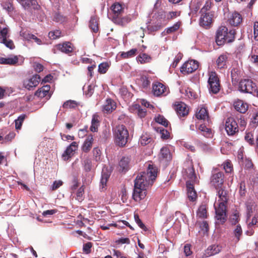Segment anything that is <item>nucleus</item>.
Segmentation results:
<instances>
[{"label": "nucleus", "mask_w": 258, "mask_h": 258, "mask_svg": "<svg viewBox=\"0 0 258 258\" xmlns=\"http://www.w3.org/2000/svg\"><path fill=\"white\" fill-rule=\"evenodd\" d=\"M157 169L152 165L149 164L146 171L140 172L135 180L133 197L136 201H140L145 198L147 188L152 185L155 180Z\"/></svg>", "instance_id": "1"}, {"label": "nucleus", "mask_w": 258, "mask_h": 258, "mask_svg": "<svg viewBox=\"0 0 258 258\" xmlns=\"http://www.w3.org/2000/svg\"><path fill=\"white\" fill-rule=\"evenodd\" d=\"M219 197L218 207L215 206L216 218L221 224L224 223L227 220V203L228 200V191L223 186L216 188Z\"/></svg>", "instance_id": "2"}, {"label": "nucleus", "mask_w": 258, "mask_h": 258, "mask_svg": "<svg viewBox=\"0 0 258 258\" xmlns=\"http://www.w3.org/2000/svg\"><path fill=\"white\" fill-rule=\"evenodd\" d=\"M236 32L234 29L228 31L225 26H221L216 31V42L218 45H222L225 43H231L235 38Z\"/></svg>", "instance_id": "3"}, {"label": "nucleus", "mask_w": 258, "mask_h": 258, "mask_svg": "<svg viewBox=\"0 0 258 258\" xmlns=\"http://www.w3.org/2000/svg\"><path fill=\"white\" fill-rule=\"evenodd\" d=\"M115 143L120 147H124L129 138L128 130L123 124L118 125L114 131Z\"/></svg>", "instance_id": "4"}, {"label": "nucleus", "mask_w": 258, "mask_h": 258, "mask_svg": "<svg viewBox=\"0 0 258 258\" xmlns=\"http://www.w3.org/2000/svg\"><path fill=\"white\" fill-rule=\"evenodd\" d=\"M208 88L210 93L214 94H217L220 90V81L215 72H211L209 74Z\"/></svg>", "instance_id": "5"}, {"label": "nucleus", "mask_w": 258, "mask_h": 258, "mask_svg": "<svg viewBox=\"0 0 258 258\" xmlns=\"http://www.w3.org/2000/svg\"><path fill=\"white\" fill-rule=\"evenodd\" d=\"M239 90L244 93L252 94L257 89L256 85L251 80L244 79L239 84Z\"/></svg>", "instance_id": "6"}, {"label": "nucleus", "mask_w": 258, "mask_h": 258, "mask_svg": "<svg viewBox=\"0 0 258 258\" xmlns=\"http://www.w3.org/2000/svg\"><path fill=\"white\" fill-rule=\"evenodd\" d=\"M199 68V63L195 60H189L184 62L180 68L183 74H188L196 71Z\"/></svg>", "instance_id": "7"}, {"label": "nucleus", "mask_w": 258, "mask_h": 258, "mask_svg": "<svg viewBox=\"0 0 258 258\" xmlns=\"http://www.w3.org/2000/svg\"><path fill=\"white\" fill-rule=\"evenodd\" d=\"M225 130L229 136L234 135L238 132L237 122L233 118H228L225 122Z\"/></svg>", "instance_id": "8"}, {"label": "nucleus", "mask_w": 258, "mask_h": 258, "mask_svg": "<svg viewBox=\"0 0 258 258\" xmlns=\"http://www.w3.org/2000/svg\"><path fill=\"white\" fill-rule=\"evenodd\" d=\"M224 175L223 172H218L213 174L210 178L211 184L216 188L223 186Z\"/></svg>", "instance_id": "9"}, {"label": "nucleus", "mask_w": 258, "mask_h": 258, "mask_svg": "<svg viewBox=\"0 0 258 258\" xmlns=\"http://www.w3.org/2000/svg\"><path fill=\"white\" fill-rule=\"evenodd\" d=\"M186 165L188 167L185 169L186 178L188 179L187 181H189L194 184L197 179V176L194 167L193 162L191 160L186 161Z\"/></svg>", "instance_id": "10"}, {"label": "nucleus", "mask_w": 258, "mask_h": 258, "mask_svg": "<svg viewBox=\"0 0 258 258\" xmlns=\"http://www.w3.org/2000/svg\"><path fill=\"white\" fill-rule=\"evenodd\" d=\"M41 78L39 75H33L31 78L27 79L23 82L24 87L29 90L35 88L39 83Z\"/></svg>", "instance_id": "11"}, {"label": "nucleus", "mask_w": 258, "mask_h": 258, "mask_svg": "<svg viewBox=\"0 0 258 258\" xmlns=\"http://www.w3.org/2000/svg\"><path fill=\"white\" fill-rule=\"evenodd\" d=\"M167 90L166 87L161 83L157 82L152 85V91L155 96H165L167 94Z\"/></svg>", "instance_id": "12"}, {"label": "nucleus", "mask_w": 258, "mask_h": 258, "mask_svg": "<svg viewBox=\"0 0 258 258\" xmlns=\"http://www.w3.org/2000/svg\"><path fill=\"white\" fill-rule=\"evenodd\" d=\"M213 16L209 13L202 14L200 19V25L206 29L209 28L212 23Z\"/></svg>", "instance_id": "13"}, {"label": "nucleus", "mask_w": 258, "mask_h": 258, "mask_svg": "<svg viewBox=\"0 0 258 258\" xmlns=\"http://www.w3.org/2000/svg\"><path fill=\"white\" fill-rule=\"evenodd\" d=\"M174 106V109L179 117H184L188 115L189 110L184 103L182 102H176Z\"/></svg>", "instance_id": "14"}, {"label": "nucleus", "mask_w": 258, "mask_h": 258, "mask_svg": "<svg viewBox=\"0 0 258 258\" xmlns=\"http://www.w3.org/2000/svg\"><path fill=\"white\" fill-rule=\"evenodd\" d=\"M50 89V86L49 85H44L37 90L35 93V95L41 98L46 97V99L48 100L50 98L51 95Z\"/></svg>", "instance_id": "15"}, {"label": "nucleus", "mask_w": 258, "mask_h": 258, "mask_svg": "<svg viewBox=\"0 0 258 258\" xmlns=\"http://www.w3.org/2000/svg\"><path fill=\"white\" fill-rule=\"evenodd\" d=\"M242 21V16L237 12H234L228 17V22L232 26H237Z\"/></svg>", "instance_id": "16"}, {"label": "nucleus", "mask_w": 258, "mask_h": 258, "mask_svg": "<svg viewBox=\"0 0 258 258\" xmlns=\"http://www.w3.org/2000/svg\"><path fill=\"white\" fill-rule=\"evenodd\" d=\"M116 108L115 102L111 98H107L102 107V111L104 113H110L114 110Z\"/></svg>", "instance_id": "17"}, {"label": "nucleus", "mask_w": 258, "mask_h": 258, "mask_svg": "<svg viewBox=\"0 0 258 258\" xmlns=\"http://www.w3.org/2000/svg\"><path fill=\"white\" fill-rule=\"evenodd\" d=\"M187 195L188 200L195 202L197 199V194L194 187V184L189 181H186Z\"/></svg>", "instance_id": "18"}, {"label": "nucleus", "mask_w": 258, "mask_h": 258, "mask_svg": "<svg viewBox=\"0 0 258 258\" xmlns=\"http://www.w3.org/2000/svg\"><path fill=\"white\" fill-rule=\"evenodd\" d=\"M78 148V144L77 142H73L71 145L67 147L66 151L62 154V157L64 160H68L73 155V152H75Z\"/></svg>", "instance_id": "19"}, {"label": "nucleus", "mask_w": 258, "mask_h": 258, "mask_svg": "<svg viewBox=\"0 0 258 258\" xmlns=\"http://www.w3.org/2000/svg\"><path fill=\"white\" fill-rule=\"evenodd\" d=\"M25 10L37 9L39 6L36 0H18Z\"/></svg>", "instance_id": "20"}, {"label": "nucleus", "mask_w": 258, "mask_h": 258, "mask_svg": "<svg viewBox=\"0 0 258 258\" xmlns=\"http://www.w3.org/2000/svg\"><path fill=\"white\" fill-rule=\"evenodd\" d=\"M234 108L241 113H244L248 108V105L241 100H237L234 102Z\"/></svg>", "instance_id": "21"}, {"label": "nucleus", "mask_w": 258, "mask_h": 258, "mask_svg": "<svg viewBox=\"0 0 258 258\" xmlns=\"http://www.w3.org/2000/svg\"><path fill=\"white\" fill-rule=\"evenodd\" d=\"M228 53H224L221 54L217 59L216 64L217 68L219 69H224L227 67V62L228 60Z\"/></svg>", "instance_id": "22"}, {"label": "nucleus", "mask_w": 258, "mask_h": 258, "mask_svg": "<svg viewBox=\"0 0 258 258\" xmlns=\"http://www.w3.org/2000/svg\"><path fill=\"white\" fill-rule=\"evenodd\" d=\"M131 158L128 157H123L119 162V171L125 172L130 168Z\"/></svg>", "instance_id": "23"}, {"label": "nucleus", "mask_w": 258, "mask_h": 258, "mask_svg": "<svg viewBox=\"0 0 258 258\" xmlns=\"http://www.w3.org/2000/svg\"><path fill=\"white\" fill-rule=\"evenodd\" d=\"M94 139L92 135H89L85 139L83 146L82 150L85 153L89 152L92 147Z\"/></svg>", "instance_id": "24"}, {"label": "nucleus", "mask_w": 258, "mask_h": 258, "mask_svg": "<svg viewBox=\"0 0 258 258\" xmlns=\"http://www.w3.org/2000/svg\"><path fill=\"white\" fill-rule=\"evenodd\" d=\"M56 48L62 52L69 54L73 51L72 44L69 42H65L56 45Z\"/></svg>", "instance_id": "25"}, {"label": "nucleus", "mask_w": 258, "mask_h": 258, "mask_svg": "<svg viewBox=\"0 0 258 258\" xmlns=\"http://www.w3.org/2000/svg\"><path fill=\"white\" fill-rule=\"evenodd\" d=\"M207 210V205L202 204L197 211V217L202 219H207L208 217Z\"/></svg>", "instance_id": "26"}, {"label": "nucleus", "mask_w": 258, "mask_h": 258, "mask_svg": "<svg viewBox=\"0 0 258 258\" xmlns=\"http://www.w3.org/2000/svg\"><path fill=\"white\" fill-rule=\"evenodd\" d=\"M18 62V57L16 55L7 58L0 57V64L14 66L17 64Z\"/></svg>", "instance_id": "27"}, {"label": "nucleus", "mask_w": 258, "mask_h": 258, "mask_svg": "<svg viewBox=\"0 0 258 258\" xmlns=\"http://www.w3.org/2000/svg\"><path fill=\"white\" fill-rule=\"evenodd\" d=\"M156 23L161 24L163 26L167 23L166 12L164 11H159L156 17Z\"/></svg>", "instance_id": "28"}, {"label": "nucleus", "mask_w": 258, "mask_h": 258, "mask_svg": "<svg viewBox=\"0 0 258 258\" xmlns=\"http://www.w3.org/2000/svg\"><path fill=\"white\" fill-rule=\"evenodd\" d=\"M221 250V246L219 245H212L208 247L206 253L208 256H212L219 253Z\"/></svg>", "instance_id": "29"}, {"label": "nucleus", "mask_w": 258, "mask_h": 258, "mask_svg": "<svg viewBox=\"0 0 258 258\" xmlns=\"http://www.w3.org/2000/svg\"><path fill=\"white\" fill-rule=\"evenodd\" d=\"M99 116L97 114H94L92 116L91 120V125L90 130L92 132H97L98 131V126L100 125V121L99 120Z\"/></svg>", "instance_id": "30"}, {"label": "nucleus", "mask_w": 258, "mask_h": 258, "mask_svg": "<svg viewBox=\"0 0 258 258\" xmlns=\"http://www.w3.org/2000/svg\"><path fill=\"white\" fill-rule=\"evenodd\" d=\"M202 135L206 138H212L213 133L211 128L207 127L205 124H201L198 127Z\"/></svg>", "instance_id": "31"}, {"label": "nucleus", "mask_w": 258, "mask_h": 258, "mask_svg": "<svg viewBox=\"0 0 258 258\" xmlns=\"http://www.w3.org/2000/svg\"><path fill=\"white\" fill-rule=\"evenodd\" d=\"M196 117L199 119L209 120V114L208 110L205 107H202L196 113Z\"/></svg>", "instance_id": "32"}, {"label": "nucleus", "mask_w": 258, "mask_h": 258, "mask_svg": "<svg viewBox=\"0 0 258 258\" xmlns=\"http://www.w3.org/2000/svg\"><path fill=\"white\" fill-rule=\"evenodd\" d=\"M53 20L56 22L63 23L67 21V18L66 16L61 15L58 12H55L53 14Z\"/></svg>", "instance_id": "33"}, {"label": "nucleus", "mask_w": 258, "mask_h": 258, "mask_svg": "<svg viewBox=\"0 0 258 258\" xmlns=\"http://www.w3.org/2000/svg\"><path fill=\"white\" fill-rule=\"evenodd\" d=\"M134 108L136 110V113L138 116L140 118H144L147 114V110L146 108H142L141 106L138 104L134 105Z\"/></svg>", "instance_id": "34"}, {"label": "nucleus", "mask_w": 258, "mask_h": 258, "mask_svg": "<svg viewBox=\"0 0 258 258\" xmlns=\"http://www.w3.org/2000/svg\"><path fill=\"white\" fill-rule=\"evenodd\" d=\"M160 158L166 160L171 159V154L169 150L167 147H163L161 149L160 152Z\"/></svg>", "instance_id": "35"}, {"label": "nucleus", "mask_w": 258, "mask_h": 258, "mask_svg": "<svg viewBox=\"0 0 258 258\" xmlns=\"http://www.w3.org/2000/svg\"><path fill=\"white\" fill-rule=\"evenodd\" d=\"M111 10H112L114 16L118 18L119 14L122 12V6L119 3H115L111 6Z\"/></svg>", "instance_id": "36"}, {"label": "nucleus", "mask_w": 258, "mask_h": 258, "mask_svg": "<svg viewBox=\"0 0 258 258\" xmlns=\"http://www.w3.org/2000/svg\"><path fill=\"white\" fill-rule=\"evenodd\" d=\"M254 202L252 200L248 201L246 203V212L247 218L251 216L254 209Z\"/></svg>", "instance_id": "37"}, {"label": "nucleus", "mask_w": 258, "mask_h": 258, "mask_svg": "<svg viewBox=\"0 0 258 258\" xmlns=\"http://www.w3.org/2000/svg\"><path fill=\"white\" fill-rule=\"evenodd\" d=\"M138 58L139 61L141 64L150 62L152 59V57L145 53H141Z\"/></svg>", "instance_id": "38"}, {"label": "nucleus", "mask_w": 258, "mask_h": 258, "mask_svg": "<svg viewBox=\"0 0 258 258\" xmlns=\"http://www.w3.org/2000/svg\"><path fill=\"white\" fill-rule=\"evenodd\" d=\"M98 24L97 19L94 17H92L89 22L90 28L95 33L98 31Z\"/></svg>", "instance_id": "39"}, {"label": "nucleus", "mask_w": 258, "mask_h": 258, "mask_svg": "<svg viewBox=\"0 0 258 258\" xmlns=\"http://www.w3.org/2000/svg\"><path fill=\"white\" fill-rule=\"evenodd\" d=\"M137 49L136 48H133L127 52H122L120 54V56L122 58H127L134 57L137 54Z\"/></svg>", "instance_id": "40"}, {"label": "nucleus", "mask_w": 258, "mask_h": 258, "mask_svg": "<svg viewBox=\"0 0 258 258\" xmlns=\"http://www.w3.org/2000/svg\"><path fill=\"white\" fill-rule=\"evenodd\" d=\"M24 38L27 40L33 39L38 45L42 44V41L40 39L37 38L34 35L29 33H24L23 35Z\"/></svg>", "instance_id": "41"}, {"label": "nucleus", "mask_w": 258, "mask_h": 258, "mask_svg": "<svg viewBox=\"0 0 258 258\" xmlns=\"http://www.w3.org/2000/svg\"><path fill=\"white\" fill-rule=\"evenodd\" d=\"M78 106V103L76 101L74 100H68L66 101L63 105L62 107L63 108L66 109H71V108H75Z\"/></svg>", "instance_id": "42"}, {"label": "nucleus", "mask_w": 258, "mask_h": 258, "mask_svg": "<svg viewBox=\"0 0 258 258\" xmlns=\"http://www.w3.org/2000/svg\"><path fill=\"white\" fill-rule=\"evenodd\" d=\"M83 167L85 171L89 172L92 168V161L90 159L87 158L84 159L82 162Z\"/></svg>", "instance_id": "43"}, {"label": "nucleus", "mask_w": 258, "mask_h": 258, "mask_svg": "<svg viewBox=\"0 0 258 258\" xmlns=\"http://www.w3.org/2000/svg\"><path fill=\"white\" fill-rule=\"evenodd\" d=\"M109 68V64L108 62H102L98 66V72L101 74H105L106 73Z\"/></svg>", "instance_id": "44"}, {"label": "nucleus", "mask_w": 258, "mask_h": 258, "mask_svg": "<svg viewBox=\"0 0 258 258\" xmlns=\"http://www.w3.org/2000/svg\"><path fill=\"white\" fill-rule=\"evenodd\" d=\"M156 122L164 125L166 127L168 125V121L162 115L159 114L157 117L155 118Z\"/></svg>", "instance_id": "45"}, {"label": "nucleus", "mask_w": 258, "mask_h": 258, "mask_svg": "<svg viewBox=\"0 0 258 258\" xmlns=\"http://www.w3.org/2000/svg\"><path fill=\"white\" fill-rule=\"evenodd\" d=\"M26 117L25 114H22L19 116L17 119L15 120V127L17 130H20L21 128L22 123Z\"/></svg>", "instance_id": "46"}, {"label": "nucleus", "mask_w": 258, "mask_h": 258, "mask_svg": "<svg viewBox=\"0 0 258 258\" xmlns=\"http://www.w3.org/2000/svg\"><path fill=\"white\" fill-rule=\"evenodd\" d=\"M180 25L181 23L180 22H176L172 26L168 27L166 29V33L168 34L176 31L179 29Z\"/></svg>", "instance_id": "47"}, {"label": "nucleus", "mask_w": 258, "mask_h": 258, "mask_svg": "<svg viewBox=\"0 0 258 258\" xmlns=\"http://www.w3.org/2000/svg\"><path fill=\"white\" fill-rule=\"evenodd\" d=\"M233 233L236 238V241H238L240 237L242 234V230L240 225H237L234 230Z\"/></svg>", "instance_id": "48"}, {"label": "nucleus", "mask_w": 258, "mask_h": 258, "mask_svg": "<svg viewBox=\"0 0 258 258\" xmlns=\"http://www.w3.org/2000/svg\"><path fill=\"white\" fill-rule=\"evenodd\" d=\"M152 139L149 135L146 134L142 135L140 138V143L142 145L145 146L151 143Z\"/></svg>", "instance_id": "49"}, {"label": "nucleus", "mask_w": 258, "mask_h": 258, "mask_svg": "<svg viewBox=\"0 0 258 258\" xmlns=\"http://www.w3.org/2000/svg\"><path fill=\"white\" fill-rule=\"evenodd\" d=\"M61 32L59 30H55L50 31L48 33V37L51 39H56L59 38L61 36Z\"/></svg>", "instance_id": "50"}, {"label": "nucleus", "mask_w": 258, "mask_h": 258, "mask_svg": "<svg viewBox=\"0 0 258 258\" xmlns=\"http://www.w3.org/2000/svg\"><path fill=\"white\" fill-rule=\"evenodd\" d=\"M0 42L4 44L6 47L11 49H14L15 47L13 41L12 40L8 39V38L5 39V40H1Z\"/></svg>", "instance_id": "51"}, {"label": "nucleus", "mask_w": 258, "mask_h": 258, "mask_svg": "<svg viewBox=\"0 0 258 258\" xmlns=\"http://www.w3.org/2000/svg\"><path fill=\"white\" fill-rule=\"evenodd\" d=\"M84 194V185L81 186L78 190L77 192V197L76 199L81 202L83 200V195Z\"/></svg>", "instance_id": "52"}, {"label": "nucleus", "mask_w": 258, "mask_h": 258, "mask_svg": "<svg viewBox=\"0 0 258 258\" xmlns=\"http://www.w3.org/2000/svg\"><path fill=\"white\" fill-rule=\"evenodd\" d=\"M163 26L158 23H155L154 25H149L148 29L151 32H155L160 30Z\"/></svg>", "instance_id": "53"}, {"label": "nucleus", "mask_w": 258, "mask_h": 258, "mask_svg": "<svg viewBox=\"0 0 258 258\" xmlns=\"http://www.w3.org/2000/svg\"><path fill=\"white\" fill-rule=\"evenodd\" d=\"M9 30L7 28H4L0 30V41L1 40H5V39L8 37Z\"/></svg>", "instance_id": "54"}, {"label": "nucleus", "mask_w": 258, "mask_h": 258, "mask_svg": "<svg viewBox=\"0 0 258 258\" xmlns=\"http://www.w3.org/2000/svg\"><path fill=\"white\" fill-rule=\"evenodd\" d=\"M212 3L211 1H206L205 5L202 8V9L201 10V12L202 14H204L205 13H206L207 11L210 10V9L211 8V7H212Z\"/></svg>", "instance_id": "55"}, {"label": "nucleus", "mask_w": 258, "mask_h": 258, "mask_svg": "<svg viewBox=\"0 0 258 258\" xmlns=\"http://www.w3.org/2000/svg\"><path fill=\"white\" fill-rule=\"evenodd\" d=\"M223 165L224 169L227 173H230L233 170L232 164L230 161H226L223 163Z\"/></svg>", "instance_id": "56"}, {"label": "nucleus", "mask_w": 258, "mask_h": 258, "mask_svg": "<svg viewBox=\"0 0 258 258\" xmlns=\"http://www.w3.org/2000/svg\"><path fill=\"white\" fill-rule=\"evenodd\" d=\"M141 81L142 82V85L143 88H147L150 86L151 82L148 77L143 76L141 78Z\"/></svg>", "instance_id": "57"}, {"label": "nucleus", "mask_w": 258, "mask_h": 258, "mask_svg": "<svg viewBox=\"0 0 258 258\" xmlns=\"http://www.w3.org/2000/svg\"><path fill=\"white\" fill-rule=\"evenodd\" d=\"M245 140L249 143V145H252L254 144L253 137L251 133H248L246 134L245 137Z\"/></svg>", "instance_id": "58"}, {"label": "nucleus", "mask_w": 258, "mask_h": 258, "mask_svg": "<svg viewBox=\"0 0 258 258\" xmlns=\"http://www.w3.org/2000/svg\"><path fill=\"white\" fill-rule=\"evenodd\" d=\"M135 220L136 222V223L138 224L139 226L142 228V229H144L146 230V227L145 225L142 223L141 220L140 219L139 216L138 214H135L134 215Z\"/></svg>", "instance_id": "59"}, {"label": "nucleus", "mask_w": 258, "mask_h": 258, "mask_svg": "<svg viewBox=\"0 0 258 258\" xmlns=\"http://www.w3.org/2000/svg\"><path fill=\"white\" fill-rule=\"evenodd\" d=\"M199 224L202 231H204V232H208L209 231V224L207 221H203L201 222H199Z\"/></svg>", "instance_id": "60"}, {"label": "nucleus", "mask_w": 258, "mask_h": 258, "mask_svg": "<svg viewBox=\"0 0 258 258\" xmlns=\"http://www.w3.org/2000/svg\"><path fill=\"white\" fill-rule=\"evenodd\" d=\"M93 154L96 161L99 160L101 154L100 150L98 148H94L93 150Z\"/></svg>", "instance_id": "61"}, {"label": "nucleus", "mask_w": 258, "mask_h": 258, "mask_svg": "<svg viewBox=\"0 0 258 258\" xmlns=\"http://www.w3.org/2000/svg\"><path fill=\"white\" fill-rule=\"evenodd\" d=\"M115 243L116 244H128L130 243V240L128 238H120L117 240H116L115 241Z\"/></svg>", "instance_id": "62"}, {"label": "nucleus", "mask_w": 258, "mask_h": 258, "mask_svg": "<svg viewBox=\"0 0 258 258\" xmlns=\"http://www.w3.org/2000/svg\"><path fill=\"white\" fill-rule=\"evenodd\" d=\"M92 246V243L88 242L83 245V251L85 253L88 254L91 252V248Z\"/></svg>", "instance_id": "63"}, {"label": "nucleus", "mask_w": 258, "mask_h": 258, "mask_svg": "<svg viewBox=\"0 0 258 258\" xmlns=\"http://www.w3.org/2000/svg\"><path fill=\"white\" fill-rule=\"evenodd\" d=\"M257 223H258V214L254 215L251 220V221L248 224V227L249 228L252 227L256 225Z\"/></svg>", "instance_id": "64"}]
</instances>
